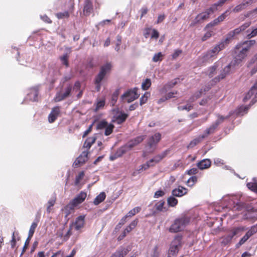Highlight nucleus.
I'll list each match as a JSON object with an SVG mask.
<instances>
[{"instance_id":"nucleus-1","label":"nucleus","mask_w":257,"mask_h":257,"mask_svg":"<svg viewBox=\"0 0 257 257\" xmlns=\"http://www.w3.org/2000/svg\"><path fill=\"white\" fill-rule=\"evenodd\" d=\"M255 41L250 40L245 41L242 44H237L235 47V53L239 52L235 57L234 60L231 62L233 67L238 66L247 56L246 53L249 49V46L253 45Z\"/></svg>"},{"instance_id":"nucleus-2","label":"nucleus","mask_w":257,"mask_h":257,"mask_svg":"<svg viewBox=\"0 0 257 257\" xmlns=\"http://www.w3.org/2000/svg\"><path fill=\"white\" fill-rule=\"evenodd\" d=\"M225 48L224 42H220L212 49L208 50L198 58V63L201 64L215 57L218 53Z\"/></svg>"},{"instance_id":"nucleus-3","label":"nucleus","mask_w":257,"mask_h":257,"mask_svg":"<svg viewBox=\"0 0 257 257\" xmlns=\"http://www.w3.org/2000/svg\"><path fill=\"white\" fill-rule=\"evenodd\" d=\"M190 219L188 217L183 216L176 219L169 228L171 232H177L181 231L189 223Z\"/></svg>"},{"instance_id":"nucleus-4","label":"nucleus","mask_w":257,"mask_h":257,"mask_svg":"<svg viewBox=\"0 0 257 257\" xmlns=\"http://www.w3.org/2000/svg\"><path fill=\"white\" fill-rule=\"evenodd\" d=\"M84 225V216H79L76 218L75 221L73 222L70 225L69 229L67 230L66 235L64 236L65 240H67L70 235L72 234L71 230L73 229L75 230L78 231Z\"/></svg>"},{"instance_id":"nucleus-5","label":"nucleus","mask_w":257,"mask_h":257,"mask_svg":"<svg viewBox=\"0 0 257 257\" xmlns=\"http://www.w3.org/2000/svg\"><path fill=\"white\" fill-rule=\"evenodd\" d=\"M182 245V238L177 236L172 241L169 250V255H176Z\"/></svg>"},{"instance_id":"nucleus-6","label":"nucleus","mask_w":257,"mask_h":257,"mask_svg":"<svg viewBox=\"0 0 257 257\" xmlns=\"http://www.w3.org/2000/svg\"><path fill=\"white\" fill-rule=\"evenodd\" d=\"M214 12L211 8L207 9L205 11L198 14L190 24V26H194L197 23H200L207 20L209 15Z\"/></svg>"},{"instance_id":"nucleus-7","label":"nucleus","mask_w":257,"mask_h":257,"mask_svg":"<svg viewBox=\"0 0 257 257\" xmlns=\"http://www.w3.org/2000/svg\"><path fill=\"white\" fill-rule=\"evenodd\" d=\"M250 25V23H245L240 27L233 30V31L229 32L226 37L225 39L222 42H224V45H225V43H227L230 40L233 38V37L236 35L240 33L241 32L245 30L247 28H248Z\"/></svg>"},{"instance_id":"nucleus-8","label":"nucleus","mask_w":257,"mask_h":257,"mask_svg":"<svg viewBox=\"0 0 257 257\" xmlns=\"http://www.w3.org/2000/svg\"><path fill=\"white\" fill-rule=\"evenodd\" d=\"M139 96L138 89L135 88L127 91L121 96V98L123 101L130 103L137 99Z\"/></svg>"},{"instance_id":"nucleus-9","label":"nucleus","mask_w":257,"mask_h":257,"mask_svg":"<svg viewBox=\"0 0 257 257\" xmlns=\"http://www.w3.org/2000/svg\"><path fill=\"white\" fill-rule=\"evenodd\" d=\"M221 202H224V207H228L229 208L234 207L235 205H238L239 204L238 197L236 195H228L222 198Z\"/></svg>"},{"instance_id":"nucleus-10","label":"nucleus","mask_w":257,"mask_h":257,"mask_svg":"<svg viewBox=\"0 0 257 257\" xmlns=\"http://www.w3.org/2000/svg\"><path fill=\"white\" fill-rule=\"evenodd\" d=\"M202 91L201 90L197 92L195 94H194L192 96H191L189 100V102L187 103L185 105H180L178 106V109L179 110H186L187 111H190L193 108V105L191 104L192 102L194 101L196 99L198 98L201 95Z\"/></svg>"},{"instance_id":"nucleus-11","label":"nucleus","mask_w":257,"mask_h":257,"mask_svg":"<svg viewBox=\"0 0 257 257\" xmlns=\"http://www.w3.org/2000/svg\"><path fill=\"white\" fill-rule=\"evenodd\" d=\"M257 96V85L256 83H254L249 90L248 93L245 95L243 98V101L246 102L247 100L251 99V104H254L256 100Z\"/></svg>"},{"instance_id":"nucleus-12","label":"nucleus","mask_w":257,"mask_h":257,"mask_svg":"<svg viewBox=\"0 0 257 257\" xmlns=\"http://www.w3.org/2000/svg\"><path fill=\"white\" fill-rule=\"evenodd\" d=\"M225 118L222 116H220L219 115H218V118L215 121V123H213L212 125H211L209 128H207L204 133L203 134V135H205V137L208 136L209 135L213 133L215 130V129L217 128L218 125L223 122L224 119Z\"/></svg>"},{"instance_id":"nucleus-13","label":"nucleus","mask_w":257,"mask_h":257,"mask_svg":"<svg viewBox=\"0 0 257 257\" xmlns=\"http://www.w3.org/2000/svg\"><path fill=\"white\" fill-rule=\"evenodd\" d=\"M234 68L231 63L226 66L223 69L221 70L219 74L214 78L215 82H218L220 80L224 79L227 75H228L231 71V68Z\"/></svg>"},{"instance_id":"nucleus-14","label":"nucleus","mask_w":257,"mask_h":257,"mask_svg":"<svg viewBox=\"0 0 257 257\" xmlns=\"http://www.w3.org/2000/svg\"><path fill=\"white\" fill-rule=\"evenodd\" d=\"M71 90V86L69 85L65 88L64 92L60 91L57 92L54 98L55 101L56 102H59L65 99L66 98L69 96Z\"/></svg>"},{"instance_id":"nucleus-15","label":"nucleus","mask_w":257,"mask_h":257,"mask_svg":"<svg viewBox=\"0 0 257 257\" xmlns=\"http://www.w3.org/2000/svg\"><path fill=\"white\" fill-rule=\"evenodd\" d=\"M87 196L86 192L81 191L70 203L69 205L74 207L82 203Z\"/></svg>"},{"instance_id":"nucleus-16","label":"nucleus","mask_w":257,"mask_h":257,"mask_svg":"<svg viewBox=\"0 0 257 257\" xmlns=\"http://www.w3.org/2000/svg\"><path fill=\"white\" fill-rule=\"evenodd\" d=\"M161 135L160 133H156L154 135L152 136L149 138L148 141V145L150 149L154 150L157 145L161 140Z\"/></svg>"},{"instance_id":"nucleus-17","label":"nucleus","mask_w":257,"mask_h":257,"mask_svg":"<svg viewBox=\"0 0 257 257\" xmlns=\"http://www.w3.org/2000/svg\"><path fill=\"white\" fill-rule=\"evenodd\" d=\"M88 152L87 151H83L74 162L73 165L75 167H78L83 165L88 160Z\"/></svg>"},{"instance_id":"nucleus-18","label":"nucleus","mask_w":257,"mask_h":257,"mask_svg":"<svg viewBox=\"0 0 257 257\" xmlns=\"http://www.w3.org/2000/svg\"><path fill=\"white\" fill-rule=\"evenodd\" d=\"M243 229L241 227H237L233 229L230 233L223 238L222 243L227 244L231 241L234 236L238 234Z\"/></svg>"},{"instance_id":"nucleus-19","label":"nucleus","mask_w":257,"mask_h":257,"mask_svg":"<svg viewBox=\"0 0 257 257\" xmlns=\"http://www.w3.org/2000/svg\"><path fill=\"white\" fill-rule=\"evenodd\" d=\"M252 2V0H243L241 4L236 6L232 11L234 13H238L251 5Z\"/></svg>"},{"instance_id":"nucleus-20","label":"nucleus","mask_w":257,"mask_h":257,"mask_svg":"<svg viewBox=\"0 0 257 257\" xmlns=\"http://www.w3.org/2000/svg\"><path fill=\"white\" fill-rule=\"evenodd\" d=\"M256 231L257 230L254 227L249 229L236 244L237 247H239L243 244L252 235L255 233Z\"/></svg>"},{"instance_id":"nucleus-21","label":"nucleus","mask_w":257,"mask_h":257,"mask_svg":"<svg viewBox=\"0 0 257 257\" xmlns=\"http://www.w3.org/2000/svg\"><path fill=\"white\" fill-rule=\"evenodd\" d=\"M229 14V11L226 10L224 13L222 14L220 16H219L218 18L214 20L212 22H210L209 24H208L206 27H212L214 26H215L217 25L220 22L223 21L226 16Z\"/></svg>"},{"instance_id":"nucleus-22","label":"nucleus","mask_w":257,"mask_h":257,"mask_svg":"<svg viewBox=\"0 0 257 257\" xmlns=\"http://www.w3.org/2000/svg\"><path fill=\"white\" fill-rule=\"evenodd\" d=\"M145 139V136H138L131 140L130 142L126 144L127 146H128V149H131L134 147L138 145L141 142H142Z\"/></svg>"},{"instance_id":"nucleus-23","label":"nucleus","mask_w":257,"mask_h":257,"mask_svg":"<svg viewBox=\"0 0 257 257\" xmlns=\"http://www.w3.org/2000/svg\"><path fill=\"white\" fill-rule=\"evenodd\" d=\"M169 151L166 150L161 154L155 156L153 158L150 160L149 161L151 164H153L154 165L160 162L168 154Z\"/></svg>"},{"instance_id":"nucleus-24","label":"nucleus","mask_w":257,"mask_h":257,"mask_svg":"<svg viewBox=\"0 0 257 257\" xmlns=\"http://www.w3.org/2000/svg\"><path fill=\"white\" fill-rule=\"evenodd\" d=\"M187 193V189L182 186H179L172 190V195L176 197H181Z\"/></svg>"},{"instance_id":"nucleus-25","label":"nucleus","mask_w":257,"mask_h":257,"mask_svg":"<svg viewBox=\"0 0 257 257\" xmlns=\"http://www.w3.org/2000/svg\"><path fill=\"white\" fill-rule=\"evenodd\" d=\"M93 8L92 3L90 0H85L83 8V13L85 16L89 15L92 12Z\"/></svg>"},{"instance_id":"nucleus-26","label":"nucleus","mask_w":257,"mask_h":257,"mask_svg":"<svg viewBox=\"0 0 257 257\" xmlns=\"http://www.w3.org/2000/svg\"><path fill=\"white\" fill-rule=\"evenodd\" d=\"M38 89L33 88L30 89V92L27 94V99L32 101H36L38 100Z\"/></svg>"},{"instance_id":"nucleus-27","label":"nucleus","mask_w":257,"mask_h":257,"mask_svg":"<svg viewBox=\"0 0 257 257\" xmlns=\"http://www.w3.org/2000/svg\"><path fill=\"white\" fill-rule=\"evenodd\" d=\"M105 75H103L102 73H100V72L96 76L95 80H94V83L96 85V90L97 91H99L101 88V82L104 78Z\"/></svg>"},{"instance_id":"nucleus-28","label":"nucleus","mask_w":257,"mask_h":257,"mask_svg":"<svg viewBox=\"0 0 257 257\" xmlns=\"http://www.w3.org/2000/svg\"><path fill=\"white\" fill-rule=\"evenodd\" d=\"M129 252V249L126 248H121L114 252L110 257H124Z\"/></svg>"},{"instance_id":"nucleus-29","label":"nucleus","mask_w":257,"mask_h":257,"mask_svg":"<svg viewBox=\"0 0 257 257\" xmlns=\"http://www.w3.org/2000/svg\"><path fill=\"white\" fill-rule=\"evenodd\" d=\"M211 165V161L209 159H203L197 163V167L200 170L208 168Z\"/></svg>"},{"instance_id":"nucleus-30","label":"nucleus","mask_w":257,"mask_h":257,"mask_svg":"<svg viewBox=\"0 0 257 257\" xmlns=\"http://www.w3.org/2000/svg\"><path fill=\"white\" fill-rule=\"evenodd\" d=\"M96 139L95 136L89 137L86 139L83 144V147L87 149L86 151L88 152V150L90 148L91 146L94 143Z\"/></svg>"},{"instance_id":"nucleus-31","label":"nucleus","mask_w":257,"mask_h":257,"mask_svg":"<svg viewBox=\"0 0 257 257\" xmlns=\"http://www.w3.org/2000/svg\"><path fill=\"white\" fill-rule=\"evenodd\" d=\"M127 116V114L120 112L116 116L114 121L117 124H121L125 120Z\"/></svg>"},{"instance_id":"nucleus-32","label":"nucleus","mask_w":257,"mask_h":257,"mask_svg":"<svg viewBox=\"0 0 257 257\" xmlns=\"http://www.w3.org/2000/svg\"><path fill=\"white\" fill-rule=\"evenodd\" d=\"M205 138V135H201V136H198V137H197L196 138L194 139V140H193L188 145V148H193L194 147V146H195L196 145H197L198 144H199L200 142H201L203 139L204 138Z\"/></svg>"},{"instance_id":"nucleus-33","label":"nucleus","mask_w":257,"mask_h":257,"mask_svg":"<svg viewBox=\"0 0 257 257\" xmlns=\"http://www.w3.org/2000/svg\"><path fill=\"white\" fill-rule=\"evenodd\" d=\"M151 257H160L161 255V249L158 245L155 246L149 252Z\"/></svg>"},{"instance_id":"nucleus-34","label":"nucleus","mask_w":257,"mask_h":257,"mask_svg":"<svg viewBox=\"0 0 257 257\" xmlns=\"http://www.w3.org/2000/svg\"><path fill=\"white\" fill-rule=\"evenodd\" d=\"M106 195L104 192H101L98 195H97L93 201L94 205H98L102 202L105 198Z\"/></svg>"},{"instance_id":"nucleus-35","label":"nucleus","mask_w":257,"mask_h":257,"mask_svg":"<svg viewBox=\"0 0 257 257\" xmlns=\"http://www.w3.org/2000/svg\"><path fill=\"white\" fill-rule=\"evenodd\" d=\"M130 150V149H128V146H127V145L126 144L125 145L120 147L117 150V151L115 153V156H116V157H120Z\"/></svg>"},{"instance_id":"nucleus-36","label":"nucleus","mask_w":257,"mask_h":257,"mask_svg":"<svg viewBox=\"0 0 257 257\" xmlns=\"http://www.w3.org/2000/svg\"><path fill=\"white\" fill-rule=\"evenodd\" d=\"M219 66V62H216L214 65L208 68L207 74L209 77H212L214 75L216 69Z\"/></svg>"},{"instance_id":"nucleus-37","label":"nucleus","mask_w":257,"mask_h":257,"mask_svg":"<svg viewBox=\"0 0 257 257\" xmlns=\"http://www.w3.org/2000/svg\"><path fill=\"white\" fill-rule=\"evenodd\" d=\"M111 64L110 63H107L105 65L101 66L100 70V72L102 73L105 76L106 74L109 72L111 68Z\"/></svg>"},{"instance_id":"nucleus-38","label":"nucleus","mask_w":257,"mask_h":257,"mask_svg":"<svg viewBox=\"0 0 257 257\" xmlns=\"http://www.w3.org/2000/svg\"><path fill=\"white\" fill-rule=\"evenodd\" d=\"M178 80H179V79H176L174 80V82H169L168 84L165 85L162 89L160 90V92L161 93H163L167 91V89H170L171 88L173 87L177 84Z\"/></svg>"},{"instance_id":"nucleus-39","label":"nucleus","mask_w":257,"mask_h":257,"mask_svg":"<svg viewBox=\"0 0 257 257\" xmlns=\"http://www.w3.org/2000/svg\"><path fill=\"white\" fill-rule=\"evenodd\" d=\"M165 202L163 201H160L155 205L156 209L159 211H166L167 209L164 207Z\"/></svg>"},{"instance_id":"nucleus-40","label":"nucleus","mask_w":257,"mask_h":257,"mask_svg":"<svg viewBox=\"0 0 257 257\" xmlns=\"http://www.w3.org/2000/svg\"><path fill=\"white\" fill-rule=\"evenodd\" d=\"M246 186L250 190L255 193L257 192V182L254 179L253 180L252 182L247 183Z\"/></svg>"},{"instance_id":"nucleus-41","label":"nucleus","mask_w":257,"mask_h":257,"mask_svg":"<svg viewBox=\"0 0 257 257\" xmlns=\"http://www.w3.org/2000/svg\"><path fill=\"white\" fill-rule=\"evenodd\" d=\"M37 225H38V221H36V222L35 221V222H33L32 224H31L30 228L29 229V231L28 239H30L31 238V237L33 236V235L34 233V232H35V230L37 226Z\"/></svg>"},{"instance_id":"nucleus-42","label":"nucleus","mask_w":257,"mask_h":257,"mask_svg":"<svg viewBox=\"0 0 257 257\" xmlns=\"http://www.w3.org/2000/svg\"><path fill=\"white\" fill-rule=\"evenodd\" d=\"M167 202L169 206L174 207L178 203V200L173 196H170L168 198Z\"/></svg>"},{"instance_id":"nucleus-43","label":"nucleus","mask_w":257,"mask_h":257,"mask_svg":"<svg viewBox=\"0 0 257 257\" xmlns=\"http://www.w3.org/2000/svg\"><path fill=\"white\" fill-rule=\"evenodd\" d=\"M138 223V221L137 220H134L133 221L131 224L127 226L125 229L124 230V231H125L126 233H129L130 231H132V230L135 227V226L137 225Z\"/></svg>"},{"instance_id":"nucleus-44","label":"nucleus","mask_w":257,"mask_h":257,"mask_svg":"<svg viewBox=\"0 0 257 257\" xmlns=\"http://www.w3.org/2000/svg\"><path fill=\"white\" fill-rule=\"evenodd\" d=\"M56 16L58 19L68 18L69 17V13L68 11L58 13L56 14Z\"/></svg>"},{"instance_id":"nucleus-45","label":"nucleus","mask_w":257,"mask_h":257,"mask_svg":"<svg viewBox=\"0 0 257 257\" xmlns=\"http://www.w3.org/2000/svg\"><path fill=\"white\" fill-rule=\"evenodd\" d=\"M105 99H99L97 100V102L96 104V107L95 108V110L96 111L99 109L103 108L105 105Z\"/></svg>"},{"instance_id":"nucleus-46","label":"nucleus","mask_w":257,"mask_h":257,"mask_svg":"<svg viewBox=\"0 0 257 257\" xmlns=\"http://www.w3.org/2000/svg\"><path fill=\"white\" fill-rule=\"evenodd\" d=\"M248 108L249 106H241L236 110V113L238 115H243L246 112V111Z\"/></svg>"},{"instance_id":"nucleus-47","label":"nucleus","mask_w":257,"mask_h":257,"mask_svg":"<svg viewBox=\"0 0 257 257\" xmlns=\"http://www.w3.org/2000/svg\"><path fill=\"white\" fill-rule=\"evenodd\" d=\"M151 85V81L150 79H146L142 84V88L143 90H146L149 89Z\"/></svg>"},{"instance_id":"nucleus-48","label":"nucleus","mask_w":257,"mask_h":257,"mask_svg":"<svg viewBox=\"0 0 257 257\" xmlns=\"http://www.w3.org/2000/svg\"><path fill=\"white\" fill-rule=\"evenodd\" d=\"M114 128V125L111 123H108L107 126L104 128L105 133L104 134L105 136H108L110 135L113 131Z\"/></svg>"},{"instance_id":"nucleus-49","label":"nucleus","mask_w":257,"mask_h":257,"mask_svg":"<svg viewBox=\"0 0 257 257\" xmlns=\"http://www.w3.org/2000/svg\"><path fill=\"white\" fill-rule=\"evenodd\" d=\"M227 0H219L217 3H215L210 8L212 10L215 12L217 10V8L218 6H222Z\"/></svg>"},{"instance_id":"nucleus-50","label":"nucleus","mask_w":257,"mask_h":257,"mask_svg":"<svg viewBox=\"0 0 257 257\" xmlns=\"http://www.w3.org/2000/svg\"><path fill=\"white\" fill-rule=\"evenodd\" d=\"M197 178L196 176L191 177L187 181V184L189 187H192L197 182Z\"/></svg>"},{"instance_id":"nucleus-51","label":"nucleus","mask_w":257,"mask_h":257,"mask_svg":"<svg viewBox=\"0 0 257 257\" xmlns=\"http://www.w3.org/2000/svg\"><path fill=\"white\" fill-rule=\"evenodd\" d=\"M163 54L161 52L155 54L152 59L153 62H157L162 60Z\"/></svg>"},{"instance_id":"nucleus-52","label":"nucleus","mask_w":257,"mask_h":257,"mask_svg":"<svg viewBox=\"0 0 257 257\" xmlns=\"http://www.w3.org/2000/svg\"><path fill=\"white\" fill-rule=\"evenodd\" d=\"M108 123L105 120L99 121L97 124V128L98 130L104 129L107 126Z\"/></svg>"},{"instance_id":"nucleus-53","label":"nucleus","mask_w":257,"mask_h":257,"mask_svg":"<svg viewBox=\"0 0 257 257\" xmlns=\"http://www.w3.org/2000/svg\"><path fill=\"white\" fill-rule=\"evenodd\" d=\"M118 89L116 90L112 95L111 103L112 105H114L117 101V97L118 95Z\"/></svg>"},{"instance_id":"nucleus-54","label":"nucleus","mask_w":257,"mask_h":257,"mask_svg":"<svg viewBox=\"0 0 257 257\" xmlns=\"http://www.w3.org/2000/svg\"><path fill=\"white\" fill-rule=\"evenodd\" d=\"M66 231H65L64 228L59 229L57 233V235L60 237L61 239H62L64 240H65L64 239V236L66 235Z\"/></svg>"},{"instance_id":"nucleus-55","label":"nucleus","mask_w":257,"mask_h":257,"mask_svg":"<svg viewBox=\"0 0 257 257\" xmlns=\"http://www.w3.org/2000/svg\"><path fill=\"white\" fill-rule=\"evenodd\" d=\"M140 210V208L139 207H136L130 210L127 214H126V216L131 217L132 216L135 215L136 213H138Z\"/></svg>"},{"instance_id":"nucleus-56","label":"nucleus","mask_w":257,"mask_h":257,"mask_svg":"<svg viewBox=\"0 0 257 257\" xmlns=\"http://www.w3.org/2000/svg\"><path fill=\"white\" fill-rule=\"evenodd\" d=\"M68 55L67 53L64 54L62 56L60 57L62 63L65 65L66 66H68Z\"/></svg>"},{"instance_id":"nucleus-57","label":"nucleus","mask_w":257,"mask_h":257,"mask_svg":"<svg viewBox=\"0 0 257 257\" xmlns=\"http://www.w3.org/2000/svg\"><path fill=\"white\" fill-rule=\"evenodd\" d=\"M150 96V93L146 92L140 98V104L142 105L145 104L148 99V97Z\"/></svg>"},{"instance_id":"nucleus-58","label":"nucleus","mask_w":257,"mask_h":257,"mask_svg":"<svg viewBox=\"0 0 257 257\" xmlns=\"http://www.w3.org/2000/svg\"><path fill=\"white\" fill-rule=\"evenodd\" d=\"M84 176V172L82 171L79 173L78 176H77L75 178V185H78L80 183V181L83 178Z\"/></svg>"},{"instance_id":"nucleus-59","label":"nucleus","mask_w":257,"mask_h":257,"mask_svg":"<svg viewBox=\"0 0 257 257\" xmlns=\"http://www.w3.org/2000/svg\"><path fill=\"white\" fill-rule=\"evenodd\" d=\"M55 203V199L52 198L49 200L48 202V207L47 208V211L48 212H50L51 210V207L54 206Z\"/></svg>"},{"instance_id":"nucleus-60","label":"nucleus","mask_w":257,"mask_h":257,"mask_svg":"<svg viewBox=\"0 0 257 257\" xmlns=\"http://www.w3.org/2000/svg\"><path fill=\"white\" fill-rule=\"evenodd\" d=\"M60 109L59 106L54 107L51 112V113L54 115L56 118L58 117L60 113Z\"/></svg>"},{"instance_id":"nucleus-61","label":"nucleus","mask_w":257,"mask_h":257,"mask_svg":"<svg viewBox=\"0 0 257 257\" xmlns=\"http://www.w3.org/2000/svg\"><path fill=\"white\" fill-rule=\"evenodd\" d=\"M247 36L249 38L253 37L257 35V29H254L252 30L251 31L248 30L247 31Z\"/></svg>"},{"instance_id":"nucleus-62","label":"nucleus","mask_w":257,"mask_h":257,"mask_svg":"<svg viewBox=\"0 0 257 257\" xmlns=\"http://www.w3.org/2000/svg\"><path fill=\"white\" fill-rule=\"evenodd\" d=\"M182 53V51L180 49H176L174 51L172 55V57L173 59H176L179 55Z\"/></svg>"},{"instance_id":"nucleus-63","label":"nucleus","mask_w":257,"mask_h":257,"mask_svg":"<svg viewBox=\"0 0 257 257\" xmlns=\"http://www.w3.org/2000/svg\"><path fill=\"white\" fill-rule=\"evenodd\" d=\"M153 164H151L149 161L147 162L146 164L142 165L141 166V168L140 169V170H147L151 166H153Z\"/></svg>"},{"instance_id":"nucleus-64","label":"nucleus","mask_w":257,"mask_h":257,"mask_svg":"<svg viewBox=\"0 0 257 257\" xmlns=\"http://www.w3.org/2000/svg\"><path fill=\"white\" fill-rule=\"evenodd\" d=\"M212 32H207L202 38V41H205L212 36Z\"/></svg>"}]
</instances>
